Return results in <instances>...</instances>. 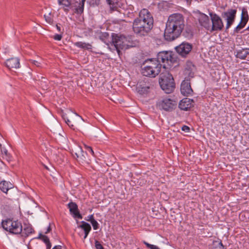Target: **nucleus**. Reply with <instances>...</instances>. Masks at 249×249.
<instances>
[{
	"mask_svg": "<svg viewBox=\"0 0 249 249\" xmlns=\"http://www.w3.org/2000/svg\"><path fill=\"white\" fill-rule=\"evenodd\" d=\"M74 46L85 50H89L92 49V45L89 43L82 42H76L74 43Z\"/></svg>",
	"mask_w": 249,
	"mask_h": 249,
	"instance_id": "nucleus-25",
	"label": "nucleus"
},
{
	"mask_svg": "<svg viewBox=\"0 0 249 249\" xmlns=\"http://www.w3.org/2000/svg\"><path fill=\"white\" fill-rule=\"evenodd\" d=\"M52 249H62L61 246H55Z\"/></svg>",
	"mask_w": 249,
	"mask_h": 249,
	"instance_id": "nucleus-46",
	"label": "nucleus"
},
{
	"mask_svg": "<svg viewBox=\"0 0 249 249\" xmlns=\"http://www.w3.org/2000/svg\"><path fill=\"white\" fill-rule=\"evenodd\" d=\"M134 20L144 23L150 24V26L153 27L154 19L151 13L146 9H143L139 12V17Z\"/></svg>",
	"mask_w": 249,
	"mask_h": 249,
	"instance_id": "nucleus-11",
	"label": "nucleus"
},
{
	"mask_svg": "<svg viewBox=\"0 0 249 249\" xmlns=\"http://www.w3.org/2000/svg\"><path fill=\"white\" fill-rule=\"evenodd\" d=\"M68 208L70 210V212L73 217L75 218L82 219V215L80 214L78 208V206L76 203L71 201L68 204Z\"/></svg>",
	"mask_w": 249,
	"mask_h": 249,
	"instance_id": "nucleus-16",
	"label": "nucleus"
},
{
	"mask_svg": "<svg viewBox=\"0 0 249 249\" xmlns=\"http://www.w3.org/2000/svg\"><path fill=\"white\" fill-rule=\"evenodd\" d=\"M34 232V230L30 224H24L23 228L22 227V231L19 233L21 237L24 239Z\"/></svg>",
	"mask_w": 249,
	"mask_h": 249,
	"instance_id": "nucleus-19",
	"label": "nucleus"
},
{
	"mask_svg": "<svg viewBox=\"0 0 249 249\" xmlns=\"http://www.w3.org/2000/svg\"><path fill=\"white\" fill-rule=\"evenodd\" d=\"M59 5H63L65 7H69L71 5V2L69 0H58Z\"/></svg>",
	"mask_w": 249,
	"mask_h": 249,
	"instance_id": "nucleus-30",
	"label": "nucleus"
},
{
	"mask_svg": "<svg viewBox=\"0 0 249 249\" xmlns=\"http://www.w3.org/2000/svg\"><path fill=\"white\" fill-rule=\"evenodd\" d=\"M249 18V17L248 13L247 8L246 7H243L242 8L241 20L239 24L236 26V27L233 30V32L234 34L238 33L239 31L245 26V25L248 22Z\"/></svg>",
	"mask_w": 249,
	"mask_h": 249,
	"instance_id": "nucleus-13",
	"label": "nucleus"
},
{
	"mask_svg": "<svg viewBox=\"0 0 249 249\" xmlns=\"http://www.w3.org/2000/svg\"><path fill=\"white\" fill-rule=\"evenodd\" d=\"M246 30L249 31V26L246 28Z\"/></svg>",
	"mask_w": 249,
	"mask_h": 249,
	"instance_id": "nucleus-49",
	"label": "nucleus"
},
{
	"mask_svg": "<svg viewBox=\"0 0 249 249\" xmlns=\"http://www.w3.org/2000/svg\"><path fill=\"white\" fill-rule=\"evenodd\" d=\"M12 186L11 183L5 180L1 181L0 182V189L5 193H7L10 189L12 188Z\"/></svg>",
	"mask_w": 249,
	"mask_h": 249,
	"instance_id": "nucleus-22",
	"label": "nucleus"
},
{
	"mask_svg": "<svg viewBox=\"0 0 249 249\" xmlns=\"http://www.w3.org/2000/svg\"><path fill=\"white\" fill-rule=\"evenodd\" d=\"M142 242L149 249H160L158 246L150 244L145 241H143Z\"/></svg>",
	"mask_w": 249,
	"mask_h": 249,
	"instance_id": "nucleus-32",
	"label": "nucleus"
},
{
	"mask_svg": "<svg viewBox=\"0 0 249 249\" xmlns=\"http://www.w3.org/2000/svg\"><path fill=\"white\" fill-rule=\"evenodd\" d=\"M32 63L33 64L35 65V66L37 67H40V63L36 60H32Z\"/></svg>",
	"mask_w": 249,
	"mask_h": 249,
	"instance_id": "nucleus-40",
	"label": "nucleus"
},
{
	"mask_svg": "<svg viewBox=\"0 0 249 249\" xmlns=\"http://www.w3.org/2000/svg\"><path fill=\"white\" fill-rule=\"evenodd\" d=\"M194 103L193 99L185 98L180 101L178 107L181 110L187 111L194 107Z\"/></svg>",
	"mask_w": 249,
	"mask_h": 249,
	"instance_id": "nucleus-17",
	"label": "nucleus"
},
{
	"mask_svg": "<svg viewBox=\"0 0 249 249\" xmlns=\"http://www.w3.org/2000/svg\"><path fill=\"white\" fill-rule=\"evenodd\" d=\"M198 20L199 24L207 30H210L211 24L209 17L206 14L198 11Z\"/></svg>",
	"mask_w": 249,
	"mask_h": 249,
	"instance_id": "nucleus-14",
	"label": "nucleus"
},
{
	"mask_svg": "<svg viewBox=\"0 0 249 249\" xmlns=\"http://www.w3.org/2000/svg\"><path fill=\"white\" fill-rule=\"evenodd\" d=\"M56 29H57V31L59 32L63 33V31L61 32V27L58 24H56Z\"/></svg>",
	"mask_w": 249,
	"mask_h": 249,
	"instance_id": "nucleus-45",
	"label": "nucleus"
},
{
	"mask_svg": "<svg viewBox=\"0 0 249 249\" xmlns=\"http://www.w3.org/2000/svg\"><path fill=\"white\" fill-rule=\"evenodd\" d=\"M133 31L135 34L140 36H147L152 29L153 27L150 24L144 23L134 20L132 25Z\"/></svg>",
	"mask_w": 249,
	"mask_h": 249,
	"instance_id": "nucleus-6",
	"label": "nucleus"
},
{
	"mask_svg": "<svg viewBox=\"0 0 249 249\" xmlns=\"http://www.w3.org/2000/svg\"><path fill=\"white\" fill-rule=\"evenodd\" d=\"M52 230V229L51 228V226L50 225L48 227L47 229V230L46 231L44 232V233L45 234H47L49 232H50Z\"/></svg>",
	"mask_w": 249,
	"mask_h": 249,
	"instance_id": "nucleus-41",
	"label": "nucleus"
},
{
	"mask_svg": "<svg viewBox=\"0 0 249 249\" xmlns=\"http://www.w3.org/2000/svg\"><path fill=\"white\" fill-rule=\"evenodd\" d=\"M177 104V102L173 99L164 98L159 100L157 102L156 106L160 110H163L167 112H171L176 109Z\"/></svg>",
	"mask_w": 249,
	"mask_h": 249,
	"instance_id": "nucleus-8",
	"label": "nucleus"
},
{
	"mask_svg": "<svg viewBox=\"0 0 249 249\" xmlns=\"http://www.w3.org/2000/svg\"><path fill=\"white\" fill-rule=\"evenodd\" d=\"M64 10L65 12H66V13H68L69 11V8H68V7H66V8H64Z\"/></svg>",
	"mask_w": 249,
	"mask_h": 249,
	"instance_id": "nucleus-47",
	"label": "nucleus"
},
{
	"mask_svg": "<svg viewBox=\"0 0 249 249\" xmlns=\"http://www.w3.org/2000/svg\"><path fill=\"white\" fill-rule=\"evenodd\" d=\"M46 79L43 77H41V79L40 80L41 85H42V83H46Z\"/></svg>",
	"mask_w": 249,
	"mask_h": 249,
	"instance_id": "nucleus-42",
	"label": "nucleus"
},
{
	"mask_svg": "<svg viewBox=\"0 0 249 249\" xmlns=\"http://www.w3.org/2000/svg\"><path fill=\"white\" fill-rule=\"evenodd\" d=\"M192 45L189 43L183 42L177 46L175 49L177 52L182 57H186L192 49Z\"/></svg>",
	"mask_w": 249,
	"mask_h": 249,
	"instance_id": "nucleus-12",
	"label": "nucleus"
},
{
	"mask_svg": "<svg viewBox=\"0 0 249 249\" xmlns=\"http://www.w3.org/2000/svg\"><path fill=\"white\" fill-rule=\"evenodd\" d=\"M248 55L249 54V49H248V51H247Z\"/></svg>",
	"mask_w": 249,
	"mask_h": 249,
	"instance_id": "nucleus-50",
	"label": "nucleus"
},
{
	"mask_svg": "<svg viewBox=\"0 0 249 249\" xmlns=\"http://www.w3.org/2000/svg\"><path fill=\"white\" fill-rule=\"evenodd\" d=\"M37 238L42 240L45 243L46 245V249H51L52 245L47 236L40 233ZM36 249H44V246L41 244H36Z\"/></svg>",
	"mask_w": 249,
	"mask_h": 249,
	"instance_id": "nucleus-18",
	"label": "nucleus"
},
{
	"mask_svg": "<svg viewBox=\"0 0 249 249\" xmlns=\"http://www.w3.org/2000/svg\"><path fill=\"white\" fill-rule=\"evenodd\" d=\"M180 91L185 96H188L192 94L193 90L189 80H184L182 82L180 86Z\"/></svg>",
	"mask_w": 249,
	"mask_h": 249,
	"instance_id": "nucleus-15",
	"label": "nucleus"
},
{
	"mask_svg": "<svg viewBox=\"0 0 249 249\" xmlns=\"http://www.w3.org/2000/svg\"><path fill=\"white\" fill-rule=\"evenodd\" d=\"M90 223L91 224L94 230H96L99 228V224L95 220L91 221Z\"/></svg>",
	"mask_w": 249,
	"mask_h": 249,
	"instance_id": "nucleus-34",
	"label": "nucleus"
},
{
	"mask_svg": "<svg viewBox=\"0 0 249 249\" xmlns=\"http://www.w3.org/2000/svg\"><path fill=\"white\" fill-rule=\"evenodd\" d=\"M159 84L166 93H170L175 88V83L172 75L164 70L160 75Z\"/></svg>",
	"mask_w": 249,
	"mask_h": 249,
	"instance_id": "nucleus-4",
	"label": "nucleus"
},
{
	"mask_svg": "<svg viewBox=\"0 0 249 249\" xmlns=\"http://www.w3.org/2000/svg\"><path fill=\"white\" fill-rule=\"evenodd\" d=\"M83 153V151L81 147H78L77 152L73 153L72 155L75 158H76L78 161H81V160H83L84 159L80 157V154H82Z\"/></svg>",
	"mask_w": 249,
	"mask_h": 249,
	"instance_id": "nucleus-28",
	"label": "nucleus"
},
{
	"mask_svg": "<svg viewBox=\"0 0 249 249\" xmlns=\"http://www.w3.org/2000/svg\"><path fill=\"white\" fill-rule=\"evenodd\" d=\"M2 228L9 232L18 234L22 231L21 223L18 220L13 221L10 218L3 220L1 222Z\"/></svg>",
	"mask_w": 249,
	"mask_h": 249,
	"instance_id": "nucleus-5",
	"label": "nucleus"
},
{
	"mask_svg": "<svg viewBox=\"0 0 249 249\" xmlns=\"http://www.w3.org/2000/svg\"><path fill=\"white\" fill-rule=\"evenodd\" d=\"M95 246L96 249H104L103 246L97 240L95 241Z\"/></svg>",
	"mask_w": 249,
	"mask_h": 249,
	"instance_id": "nucleus-35",
	"label": "nucleus"
},
{
	"mask_svg": "<svg viewBox=\"0 0 249 249\" xmlns=\"http://www.w3.org/2000/svg\"><path fill=\"white\" fill-rule=\"evenodd\" d=\"M153 87L151 85H146L143 87L140 85V87H138V92L141 94H147L150 91V89L153 88Z\"/></svg>",
	"mask_w": 249,
	"mask_h": 249,
	"instance_id": "nucleus-24",
	"label": "nucleus"
},
{
	"mask_svg": "<svg viewBox=\"0 0 249 249\" xmlns=\"http://www.w3.org/2000/svg\"><path fill=\"white\" fill-rule=\"evenodd\" d=\"M87 150L90 152L92 155H94V152L92 149V148L90 146H86Z\"/></svg>",
	"mask_w": 249,
	"mask_h": 249,
	"instance_id": "nucleus-39",
	"label": "nucleus"
},
{
	"mask_svg": "<svg viewBox=\"0 0 249 249\" xmlns=\"http://www.w3.org/2000/svg\"><path fill=\"white\" fill-rule=\"evenodd\" d=\"M213 249H226L221 241H214L213 242Z\"/></svg>",
	"mask_w": 249,
	"mask_h": 249,
	"instance_id": "nucleus-29",
	"label": "nucleus"
},
{
	"mask_svg": "<svg viewBox=\"0 0 249 249\" xmlns=\"http://www.w3.org/2000/svg\"><path fill=\"white\" fill-rule=\"evenodd\" d=\"M84 154H87V153L86 152L84 153L83 152V153L82 154H80V157H81L84 159L83 160H85L86 159V158L85 157V155H84ZM82 161H83V160H81V161L82 162Z\"/></svg>",
	"mask_w": 249,
	"mask_h": 249,
	"instance_id": "nucleus-44",
	"label": "nucleus"
},
{
	"mask_svg": "<svg viewBox=\"0 0 249 249\" xmlns=\"http://www.w3.org/2000/svg\"><path fill=\"white\" fill-rule=\"evenodd\" d=\"M62 38V36L61 34H56L54 36L53 38L56 40H60Z\"/></svg>",
	"mask_w": 249,
	"mask_h": 249,
	"instance_id": "nucleus-38",
	"label": "nucleus"
},
{
	"mask_svg": "<svg viewBox=\"0 0 249 249\" xmlns=\"http://www.w3.org/2000/svg\"><path fill=\"white\" fill-rule=\"evenodd\" d=\"M109 5L111 12L117 10L118 7L119 0H106Z\"/></svg>",
	"mask_w": 249,
	"mask_h": 249,
	"instance_id": "nucleus-23",
	"label": "nucleus"
},
{
	"mask_svg": "<svg viewBox=\"0 0 249 249\" xmlns=\"http://www.w3.org/2000/svg\"><path fill=\"white\" fill-rule=\"evenodd\" d=\"M51 13H49L48 14H45L44 15V17L45 19V20L49 23H52L53 21L52 17H51Z\"/></svg>",
	"mask_w": 249,
	"mask_h": 249,
	"instance_id": "nucleus-33",
	"label": "nucleus"
},
{
	"mask_svg": "<svg viewBox=\"0 0 249 249\" xmlns=\"http://www.w3.org/2000/svg\"><path fill=\"white\" fill-rule=\"evenodd\" d=\"M209 15L212 22V26H211L210 31L211 32L222 31L224 28V24L221 18L218 15L213 12H210Z\"/></svg>",
	"mask_w": 249,
	"mask_h": 249,
	"instance_id": "nucleus-9",
	"label": "nucleus"
},
{
	"mask_svg": "<svg viewBox=\"0 0 249 249\" xmlns=\"http://www.w3.org/2000/svg\"><path fill=\"white\" fill-rule=\"evenodd\" d=\"M237 13L236 9H229L227 11L222 12L221 17L227 22L226 30H228L234 23Z\"/></svg>",
	"mask_w": 249,
	"mask_h": 249,
	"instance_id": "nucleus-10",
	"label": "nucleus"
},
{
	"mask_svg": "<svg viewBox=\"0 0 249 249\" xmlns=\"http://www.w3.org/2000/svg\"><path fill=\"white\" fill-rule=\"evenodd\" d=\"M90 231H87L84 232V240L86 239V238L87 237V236Z\"/></svg>",
	"mask_w": 249,
	"mask_h": 249,
	"instance_id": "nucleus-43",
	"label": "nucleus"
},
{
	"mask_svg": "<svg viewBox=\"0 0 249 249\" xmlns=\"http://www.w3.org/2000/svg\"><path fill=\"white\" fill-rule=\"evenodd\" d=\"M153 59L145 60L141 65V73L145 76L155 77L161 71V64L156 63Z\"/></svg>",
	"mask_w": 249,
	"mask_h": 249,
	"instance_id": "nucleus-3",
	"label": "nucleus"
},
{
	"mask_svg": "<svg viewBox=\"0 0 249 249\" xmlns=\"http://www.w3.org/2000/svg\"><path fill=\"white\" fill-rule=\"evenodd\" d=\"M111 37L112 45L116 48L119 55L120 54L121 50L126 49L128 48V45L126 43L127 39L124 36L112 33Z\"/></svg>",
	"mask_w": 249,
	"mask_h": 249,
	"instance_id": "nucleus-7",
	"label": "nucleus"
},
{
	"mask_svg": "<svg viewBox=\"0 0 249 249\" xmlns=\"http://www.w3.org/2000/svg\"><path fill=\"white\" fill-rule=\"evenodd\" d=\"M62 118L65 120L66 123L70 127L73 129H74L73 124H72L71 121L67 118L66 114H63Z\"/></svg>",
	"mask_w": 249,
	"mask_h": 249,
	"instance_id": "nucleus-31",
	"label": "nucleus"
},
{
	"mask_svg": "<svg viewBox=\"0 0 249 249\" xmlns=\"http://www.w3.org/2000/svg\"><path fill=\"white\" fill-rule=\"evenodd\" d=\"M85 220L91 223V221H92V220H95V219L94 218L93 214L89 215L85 218Z\"/></svg>",
	"mask_w": 249,
	"mask_h": 249,
	"instance_id": "nucleus-36",
	"label": "nucleus"
},
{
	"mask_svg": "<svg viewBox=\"0 0 249 249\" xmlns=\"http://www.w3.org/2000/svg\"><path fill=\"white\" fill-rule=\"evenodd\" d=\"M181 130L186 132H189L190 131V127L187 125H184L181 128Z\"/></svg>",
	"mask_w": 249,
	"mask_h": 249,
	"instance_id": "nucleus-37",
	"label": "nucleus"
},
{
	"mask_svg": "<svg viewBox=\"0 0 249 249\" xmlns=\"http://www.w3.org/2000/svg\"><path fill=\"white\" fill-rule=\"evenodd\" d=\"M85 1L86 0H75L74 7L76 14L81 15L83 13Z\"/></svg>",
	"mask_w": 249,
	"mask_h": 249,
	"instance_id": "nucleus-21",
	"label": "nucleus"
},
{
	"mask_svg": "<svg viewBox=\"0 0 249 249\" xmlns=\"http://www.w3.org/2000/svg\"><path fill=\"white\" fill-rule=\"evenodd\" d=\"M4 153H5V154H6V153H7V151H4Z\"/></svg>",
	"mask_w": 249,
	"mask_h": 249,
	"instance_id": "nucleus-51",
	"label": "nucleus"
},
{
	"mask_svg": "<svg viewBox=\"0 0 249 249\" xmlns=\"http://www.w3.org/2000/svg\"><path fill=\"white\" fill-rule=\"evenodd\" d=\"M156 63H162L163 68L166 70L170 69L174 65L176 67L178 65V59L176 55L172 51H162L159 52L156 58H153Z\"/></svg>",
	"mask_w": 249,
	"mask_h": 249,
	"instance_id": "nucleus-2",
	"label": "nucleus"
},
{
	"mask_svg": "<svg viewBox=\"0 0 249 249\" xmlns=\"http://www.w3.org/2000/svg\"><path fill=\"white\" fill-rule=\"evenodd\" d=\"M185 21L183 16L179 13L171 15L166 23L164 36L165 39L171 41L178 38L182 32Z\"/></svg>",
	"mask_w": 249,
	"mask_h": 249,
	"instance_id": "nucleus-1",
	"label": "nucleus"
},
{
	"mask_svg": "<svg viewBox=\"0 0 249 249\" xmlns=\"http://www.w3.org/2000/svg\"><path fill=\"white\" fill-rule=\"evenodd\" d=\"M81 225L78 226V228L82 229L84 231V232L90 231L91 230V227L88 223L82 221L81 222Z\"/></svg>",
	"mask_w": 249,
	"mask_h": 249,
	"instance_id": "nucleus-26",
	"label": "nucleus"
},
{
	"mask_svg": "<svg viewBox=\"0 0 249 249\" xmlns=\"http://www.w3.org/2000/svg\"><path fill=\"white\" fill-rule=\"evenodd\" d=\"M6 67L9 69H17L19 67V60L18 58H11L6 60L5 62Z\"/></svg>",
	"mask_w": 249,
	"mask_h": 249,
	"instance_id": "nucleus-20",
	"label": "nucleus"
},
{
	"mask_svg": "<svg viewBox=\"0 0 249 249\" xmlns=\"http://www.w3.org/2000/svg\"><path fill=\"white\" fill-rule=\"evenodd\" d=\"M247 50V49H242L241 50H239L238 51H237V54L236 55V57L240 58L241 59H245L248 55Z\"/></svg>",
	"mask_w": 249,
	"mask_h": 249,
	"instance_id": "nucleus-27",
	"label": "nucleus"
},
{
	"mask_svg": "<svg viewBox=\"0 0 249 249\" xmlns=\"http://www.w3.org/2000/svg\"><path fill=\"white\" fill-rule=\"evenodd\" d=\"M104 37H106L107 36H108V34L107 33H105L104 34Z\"/></svg>",
	"mask_w": 249,
	"mask_h": 249,
	"instance_id": "nucleus-48",
	"label": "nucleus"
}]
</instances>
